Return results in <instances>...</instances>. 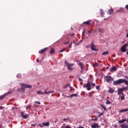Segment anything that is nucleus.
Listing matches in <instances>:
<instances>
[{"label": "nucleus", "mask_w": 128, "mask_h": 128, "mask_svg": "<svg viewBox=\"0 0 128 128\" xmlns=\"http://www.w3.org/2000/svg\"><path fill=\"white\" fill-rule=\"evenodd\" d=\"M64 64H66V66H68V64H68V62H66V60L64 61Z\"/></svg>", "instance_id": "35"}, {"label": "nucleus", "mask_w": 128, "mask_h": 128, "mask_svg": "<svg viewBox=\"0 0 128 128\" xmlns=\"http://www.w3.org/2000/svg\"><path fill=\"white\" fill-rule=\"evenodd\" d=\"M68 120V118H64V119L63 120H64V122H66V120Z\"/></svg>", "instance_id": "45"}, {"label": "nucleus", "mask_w": 128, "mask_h": 128, "mask_svg": "<svg viewBox=\"0 0 128 128\" xmlns=\"http://www.w3.org/2000/svg\"><path fill=\"white\" fill-rule=\"evenodd\" d=\"M81 72H84V70H81Z\"/></svg>", "instance_id": "63"}, {"label": "nucleus", "mask_w": 128, "mask_h": 128, "mask_svg": "<svg viewBox=\"0 0 128 128\" xmlns=\"http://www.w3.org/2000/svg\"><path fill=\"white\" fill-rule=\"evenodd\" d=\"M78 66H80L82 70H84V65L82 62H78Z\"/></svg>", "instance_id": "7"}, {"label": "nucleus", "mask_w": 128, "mask_h": 128, "mask_svg": "<svg viewBox=\"0 0 128 128\" xmlns=\"http://www.w3.org/2000/svg\"><path fill=\"white\" fill-rule=\"evenodd\" d=\"M20 86H22L20 88V92H24V88H32V87L30 84H27L22 83L20 84Z\"/></svg>", "instance_id": "3"}, {"label": "nucleus", "mask_w": 128, "mask_h": 128, "mask_svg": "<svg viewBox=\"0 0 128 128\" xmlns=\"http://www.w3.org/2000/svg\"><path fill=\"white\" fill-rule=\"evenodd\" d=\"M125 84L126 86H128V81L126 80L125 79L120 78L117 80H115L113 82L114 86H118V84Z\"/></svg>", "instance_id": "1"}, {"label": "nucleus", "mask_w": 128, "mask_h": 128, "mask_svg": "<svg viewBox=\"0 0 128 128\" xmlns=\"http://www.w3.org/2000/svg\"><path fill=\"white\" fill-rule=\"evenodd\" d=\"M16 76H17V78H22V74H17Z\"/></svg>", "instance_id": "32"}, {"label": "nucleus", "mask_w": 128, "mask_h": 128, "mask_svg": "<svg viewBox=\"0 0 128 128\" xmlns=\"http://www.w3.org/2000/svg\"><path fill=\"white\" fill-rule=\"evenodd\" d=\"M122 90H123V92L124 90H128V86H126V87L122 88Z\"/></svg>", "instance_id": "30"}, {"label": "nucleus", "mask_w": 128, "mask_h": 128, "mask_svg": "<svg viewBox=\"0 0 128 128\" xmlns=\"http://www.w3.org/2000/svg\"><path fill=\"white\" fill-rule=\"evenodd\" d=\"M66 50V48H63L60 51H59V52H64Z\"/></svg>", "instance_id": "37"}, {"label": "nucleus", "mask_w": 128, "mask_h": 128, "mask_svg": "<svg viewBox=\"0 0 128 128\" xmlns=\"http://www.w3.org/2000/svg\"><path fill=\"white\" fill-rule=\"evenodd\" d=\"M100 106H102V108L104 109V110H105V111L107 110L106 107V106H104L102 104Z\"/></svg>", "instance_id": "19"}, {"label": "nucleus", "mask_w": 128, "mask_h": 128, "mask_svg": "<svg viewBox=\"0 0 128 128\" xmlns=\"http://www.w3.org/2000/svg\"><path fill=\"white\" fill-rule=\"evenodd\" d=\"M98 66V63L96 62L95 63H94V64L92 66L94 68L96 66Z\"/></svg>", "instance_id": "28"}, {"label": "nucleus", "mask_w": 128, "mask_h": 128, "mask_svg": "<svg viewBox=\"0 0 128 128\" xmlns=\"http://www.w3.org/2000/svg\"><path fill=\"white\" fill-rule=\"evenodd\" d=\"M128 44H126L124 46H122L121 47L120 50L122 52H126V46H128Z\"/></svg>", "instance_id": "5"}, {"label": "nucleus", "mask_w": 128, "mask_h": 128, "mask_svg": "<svg viewBox=\"0 0 128 128\" xmlns=\"http://www.w3.org/2000/svg\"><path fill=\"white\" fill-rule=\"evenodd\" d=\"M84 24H87V26H90V20L84 22L83 23Z\"/></svg>", "instance_id": "23"}, {"label": "nucleus", "mask_w": 128, "mask_h": 128, "mask_svg": "<svg viewBox=\"0 0 128 128\" xmlns=\"http://www.w3.org/2000/svg\"><path fill=\"white\" fill-rule=\"evenodd\" d=\"M94 86H96V84L94 82H88L83 85V87L87 88V90H90V89L94 88Z\"/></svg>", "instance_id": "2"}, {"label": "nucleus", "mask_w": 128, "mask_h": 128, "mask_svg": "<svg viewBox=\"0 0 128 128\" xmlns=\"http://www.w3.org/2000/svg\"><path fill=\"white\" fill-rule=\"evenodd\" d=\"M91 120H92V122H96V121L98 120V118H96L95 119L92 118Z\"/></svg>", "instance_id": "38"}, {"label": "nucleus", "mask_w": 128, "mask_h": 128, "mask_svg": "<svg viewBox=\"0 0 128 128\" xmlns=\"http://www.w3.org/2000/svg\"><path fill=\"white\" fill-rule=\"evenodd\" d=\"M40 126V128H44V125L42 124H39Z\"/></svg>", "instance_id": "43"}, {"label": "nucleus", "mask_w": 128, "mask_h": 128, "mask_svg": "<svg viewBox=\"0 0 128 128\" xmlns=\"http://www.w3.org/2000/svg\"><path fill=\"white\" fill-rule=\"evenodd\" d=\"M10 94V92H8L7 93H5L3 95L1 96H0V100H2V98H6V96H8V94Z\"/></svg>", "instance_id": "11"}, {"label": "nucleus", "mask_w": 128, "mask_h": 128, "mask_svg": "<svg viewBox=\"0 0 128 128\" xmlns=\"http://www.w3.org/2000/svg\"><path fill=\"white\" fill-rule=\"evenodd\" d=\"M29 108H32V105L28 106H26V110H28Z\"/></svg>", "instance_id": "41"}, {"label": "nucleus", "mask_w": 128, "mask_h": 128, "mask_svg": "<svg viewBox=\"0 0 128 128\" xmlns=\"http://www.w3.org/2000/svg\"><path fill=\"white\" fill-rule=\"evenodd\" d=\"M124 90L122 88H119L118 90V96H120V94H122V96H124Z\"/></svg>", "instance_id": "6"}, {"label": "nucleus", "mask_w": 128, "mask_h": 128, "mask_svg": "<svg viewBox=\"0 0 128 128\" xmlns=\"http://www.w3.org/2000/svg\"><path fill=\"white\" fill-rule=\"evenodd\" d=\"M98 32H104V30H102V28H99L98 29Z\"/></svg>", "instance_id": "31"}, {"label": "nucleus", "mask_w": 128, "mask_h": 128, "mask_svg": "<svg viewBox=\"0 0 128 128\" xmlns=\"http://www.w3.org/2000/svg\"><path fill=\"white\" fill-rule=\"evenodd\" d=\"M108 52L106 51L102 53V56H108Z\"/></svg>", "instance_id": "22"}, {"label": "nucleus", "mask_w": 128, "mask_h": 128, "mask_svg": "<svg viewBox=\"0 0 128 128\" xmlns=\"http://www.w3.org/2000/svg\"><path fill=\"white\" fill-rule=\"evenodd\" d=\"M87 32L89 33L90 34L92 32L88 30H87Z\"/></svg>", "instance_id": "52"}, {"label": "nucleus", "mask_w": 128, "mask_h": 128, "mask_svg": "<svg viewBox=\"0 0 128 128\" xmlns=\"http://www.w3.org/2000/svg\"><path fill=\"white\" fill-rule=\"evenodd\" d=\"M70 42H64V44H68Z\"/></svg>", "instance_id": "44"}, {"label": "nucleus", "mask_w": 128, "mask_h": 128, "mask_svg": "<svg viewBox=\"0 0 128 128\" xmlns=\"http://www.w3.org/2000/svg\"><path fill=\"white\" fill-rule=\"evenodd\" d=\"M74 43V44H76V40H73L72 42V43Z\"/></svg>", "instance_id": "47"}, {"label": "nucleus", "mask_w": 128, "mask_h": 128, "mask_svg": "<svg viewBox=\"0 0 128 128\" xmlns=\"http://www.w3.org/2000/svg\"><path fill=\"white\" fill-rule=\"evenodd\" d=\"M126 122V120L122 119V120H119L118 122V124H124V122Z\"/></svg>", "instance_id": "15"}, {"label": "nucleus", "mask_w": 128, "mask_h": 128, "mask_svg": "<svg viewBox=\"0 0 128 128\" xmlns=\"http://www.w3.org/2000/svg\"><path fill=\"white\" fill-rule=\"evenodd\" d=\"M119 98H120V100H124V96L123 94L122 96H120L119 97Z\"/></svg>", "instance_id": "24"}, {"label": "nucleus", "mask_w": 128, "mask_h": 128, "mask_svg": "<svg viewBox=\"0 0 128 128\" xmlns=\"http://www.w3.org/2000/svg\"><path fill=\"white\" fill-rule=\"evenodd\" d=\"M34 102V104H40V102L38 101H36Z\"/></svg>", "instance_id": "36"}, {"label": "nucleus", "mask_w": 128, "mask_h": 128, "mask_svg": "<svg viewBox=\"0 0 128 128\" xmlns=\"http://www.w3.org/2000/svg\"><path fill=\"white\" fill-rule=\"evenodd\" d=\"M126 10H128V5H126Z\"/></svg>", "instance_id": "51"}, {"label": "nucleus", "mask_w": 128, "mask_h": 128, "mask_svg": "<svg viewBox=\"0 0 128 128\" xmlns=\"http://www.w3.org/2000/svg\"><path fill=\"white\" fill-rule=\"evenodd\" d=\"M108 68H109L108 66H107V67L106 68V70H108Z\"/></svg>", "instance_id": "59"}, {"label": "nucleus", "mask_w": 128, "mask_h": 128, "mask_svg": "<svg viewBox=\"0 0 128 128\" xmlns=\"http://www.w3.org/2000/svg\"><path fill=\"white\" fill-rule=\"evenodd\" d=\"M78 96V94H72L70 96V98H72L74 96Z\"/></svg>", "instance_id": "27"}, {"label": "nucleus", "mask_w": 128, "mask_h": 128, "mask_svg": "<svg viewBox=\"0 0 128 128\" xmlns=\"http://www.w3.org/2000/svg\"><path fill=\"white\" fill-rule=\"evenodd\" d=\"M78 128H83V127L81 126L78 127Z\"/></svg>", "instance_id": "62"}, {"label": "nucleus", "mask_w": 128, "mask_h": 128, "mask_svg": "<svg viewBox=\"0 0 128 128\" xmlns=\"http://www.w3.org/2000/svg\"><path fill=\"white\" fill-rule=\"evenodd\" d=\"M70 36H74V34H70Z\"/></svg>", "instance_id": "61"}, {"label": "nucleus", "mask_w": 128, "mask_h": 128, "mask_svg": "<svg viewBox=\"0 0 128 128\" xmlns=\"http://www.w3.org/2000/svg\"><path fill=\"white\" fill-rule=\"evenodd\" d=\"M92 128H100V126L98 125V124H94L91 126Z\"/></svg>", "instance_id": "9"}, {"label": "nucleus", "mask_w": 128, "mask_h": 128, "mask_svg": "<svg viewBox=\"0 0 128 128\" xmlns=\"http://www.w3.org/2000/svg\"><path fill=\"white\" fill-rule=\"evenodd\" d=\"M50 92V94H52V92H54V91L52 90V91H50V92Z\"/></svg>", "instance_id": "46"}, {"label": "nucleus", "mask_w": 128, "mask_h": 128, "mask_svg": "<svg viewBox=\"0 0 128 128\" xmlns=\"http://www.w3.org/2000/svg\"><path fill=\"white\" fill-rule=\"evenodd\" d=\"M72 42H71L70 44V45L68 46V48H72Z\"/></svg>", "instance_id": "39"}, {"label": "nucleus", "mask_w": 128, "mask_h": 128, "mask_svg": "<svg viewBox=\"0 0 128 128\" xmlns=\"http://www.w3.org/2000/svg\"><path fill=\"white\" fill-rule=\"evenodd\" d=\"M42 126H50V122L42 123Z\"/></svg>", "instance_id": "17"}, {"label": "nucleus", "mask_w": 128, "mask_h": 128, "mask_svg": "<svg viewBox=\"0 0 128 128\" xmlns=\"http://www.w3.org/2000/svg\"><path fill=\"white\" fill-rule=\"evenodd\" d=\"M106 104H110V102L108 101V100H106Z\"/></svg>", "instance_id": "34"}, {"label": "nucleus", "mask_w": 128, "mask_h": 128, "mask_svg": "<svg viewBox=\"0 0 128 128\" xmlns=\"http://www.w3.org/2000/svg\"><path fill=\"white\" fill-rule=\"evenodd\" d=\"M104 80L106 82L112 83L114 82V78H112V76H107L104 77Z\"/></svg>", "instance_id": "4"}, {"label": "nucleus", "mask_w": 128, "mask_h": 128, "mask_svg": "<svg viewBox=\"0 0 128 128\" xmlns=\"http://www.w3.org/2000/svg\"><path fill=\"white\" fill-rule=\"evenodd\" d=\"M88 36H90V33H89V34H88Z\"/></svg>", "instance_id": "60"}, {"label": "nucleus", "mask_w": 128, "mask_h": 128, "mask_svg": "<svg viewBox=\"0 0 128 128\" xmlns=\"http://www.w3.org/2000/svg\"><path fill=\"white\" fill-rule=\"evenodd\" d=\"M32 126H36V124H32L31 125Z\"/></svg>", "instance_id": "48"}, {"label": "nucleus", "mask_w": 128, "mask_h": 128, "mask_svg": "<svg viewBox=\"0 0 128 128\" xmlns=\"http://www.w3.org/2000/svg\"><path fill=\"white\" fill-rule=\"evenodd\" d=\"M96 90H100V86H96Z\"/></svg>", "instance_id": "42"}, {"label": "nucleus", "mask_w": 128, "mask_h": 128, "mask_svg": "<svg viewBox=\"0 0 128 128\" xmlns=\"http://www.w3.org/2000/svg\"><path fill=\"white\" fill-rule=\"evenodd\" d=\"M0 108V110H2V109L4 108V107H3V106H1V107Z\"/></svg>", "instance_id": "56"}, {"label": "nucleus", "mask_w": 128, "mask_h": 128, "mask_svg": "<svg viewBox=\"0 0 128 128\" xmlns=\"http://www.w3.org/2000/svg\"><path fill=\"white\" fill-rule=\"evenodd\" d=\"M126 38H128V32L127 34H126Z\"/></svg>", "instance_id": "57"}, {"label": "nucleus", "mask_w": 128, "mask_h": 128, "mask_svg": "<svg viewBox=\"0 0 128 128\" xmlns=\"http://www.w3.org/2000/svg\"><path fill=\"white\" fill-rule=\"evenodd\" d=\"M44 94H50V92H46V91L45 90V92H44Z\"/></svg>", "instance_id": "53"}, {"label": "nucleus", "mask_w": 128, "mask_h": 128, "mask_svg": "<svg viewBox=\"0 0 128 128\" xmlns=\"http://www.w3.org/2000/svg\"><path fill=\"white\" fill-rule=\"evenodd\" d=\"M66 66H67L68 70H72V66H70V64Z\"/></svg>", "instance_id": "21"}, {"label": "nucleus", "mask_w": 128, "mask_h": 128, "mask_svg": "<svg viewBox=\"0 0 128 128\" xmlns=\"http://www.w3.org/2000/svg\"><path fill=\"white\" fill-rule=\"evenodd\" d=\"M100 12L102 16H104V10H102V9L100 10Z\"/></svg>", "instance_id": "25"}, {"label": "nucleus", "mask_w": 128, "mask_h": 128, "mask_svg": "<svg viewBox=\"0 0 128 128\" xmlns=\"http://www.w3.org/2000/svg\"><path fill=\"white\" fill-rule=\"evenodd\" d=\"M108 92L109 94H114V90L112 88H110L108 90Z\"/></svg>", "instance_id": "16"}, {"label": "nucleus", "mask_w": 128, "mask_h": 128, "mask_svg": "<svg viewBox=\"0 0 128 128\" xmlns=\"http://www.w3.org/2000/svg\"><path fill=\"white\" fill-rule=\"evenodd\" d=\"M36 62H40V60H38V58L36 59Z\"/></svg>", "instance_id": "50"}, {"label": "nucleus", "mask_w": 128, "mask_h": 128, "mask_svg": "<svg viewBox=\"0 0 128 128\" xmlns=\"http://www.w3.org/2000/svg\"><path fill=\"white\" fill-rule=\"evenodd\" d=\"M114 128H118V126L116 124L114 125Z\"/></svg>", "instance_id": "49"}, {"label": "nucleus", "mask_w": 128, "mask_h": 128, "mask_svg": "<svg viewBox=\"0 0 128 128\" xmlns=\"http://www.w3.org/2000/svg\"><path fill=\"white\" fill-rule=\"evenodd\" d=\"M82 42V40H80L79 42V44H80V42Z\"/></svg>", "instance_id": "58"}, {"label": "nucleus", "mask_w": 128, "mask_h": 128, "mask_svg": "<svg viewBox=\"0 0 128 128\" xmlns=\"http://www.w3.org/2000/svg\"><path fill=\"white\" fill-rule=\"evenodd\" d=\"M36 94H44V92H42V91L40 90L36 92Z\"/></svg>", "instance_id": "20"}, {"label": "nucleus", "mask_w": 128, "mask_h": 128, "mask_svg": "<svg viewBox=\"0 0 128 128\" xmlns=\"http://www.w3.org/2000/svg\"><path fill=\"white\" fill-rule=\"evenodd\" d=\"M48 50V48H44L42 50H41L40 51H39V54H43V52H44L46 50Z\"/></svg>", "instance_id": "13"}, {"label": "nucleus", "mask_w": 128, "mask_h": 128, "mask_svg": "<svg viewBox=\"0 0 128 128\" xmlns=\"http://www.w3.org/2000/svg\"><path fill=\"white\" fill-rule=\"evenodd\" d=\"M21 116H22L24 118H28V116H30V115L26 114L25 113H24V112H22Z\"/></svg>", "instance_id": "10"}, {"label": "nucleus", "mask_w": 128, "mask_h": 128, "mask_svg": "<svg viewBox=\"0 0 128 128\" xmlns=\"http://www.w3.org/2000/svg\"><path fill=\"white\" fill-rule=\"evenodd\" d=\"M96 46L94 44V43H92L91 44V50H96Z\"/></svg>", "instance_id": "12"}, {"label": "nucleus", "mask_w": 128, "mask_h": 128, "mask_svg": "<svg viewBox=\"0 0 128 128\" xmlns=\"http://www.w3.org/2000/svg\"><path fill=\"white\" fill-rule=\"evenodd\" d=\"M128 108H126V109H123V110H120L118 112L119 114H120L122 112H128Z\"/></svg>", "instance_id": "14"}, {"label": "nucleus", "mask_w": 128, "mask_h": 128, "mask_svg": "<svg viewBox=\"0 0 128 128\" xmlns=\"http://www.w3.org/2000/svg\"><path fill=\"white\" fill-rule=\"evenodd\" d=\"M80 44V42H78V44H76L75 45L76 46H78V44Z\"/></svg>", "instance_id": "55"}, {"label": "nucleus", "mask_w": 128, "mask_h": 128, "mask_svg": "<svg viewBox=\"0 0 128 128\" xmlns=\"http://www.w3.org/2000/svg\"><path fill=\"white\" fill-rule=\"evenodd\" d=\"M66 88H70V92H72V87L70 86V84L66 85Z\"/></svg>", "instance_id": "26"}, {"label": "nucleus", "mask_w": 128, "mask_h": 128, "mask_svg": "<svg viewBox=\"0 0 128 128\" xmlns=\"http://www.w3.org/2000/svg\"><path fill=\"white\" fill-rule=\"evenodd\" d=\"M104 20H108V18H104Z\"/></svg>", "instance_id": "54"}, {"label": "nucleus", "mask_w": 128, "mask_h": 128, "mask_svg": "<svg viewBox=\"0 0 128 128\" xmlns=\"http://www.w3.org/2000/svg\"><path fill=\"white\" fill-rule=\"evenodd\" d=\"M118 70V68H116V67L113 66L110 70V71L111 72H114L116 71V70Z\"/></svg>", "instance_id": "8"}, {"label": "nucleus", "mask_w": 128, "mask_h": 128, "mask_svg": "<svg viewBox=\"0 0 128 128\" xmlns=\"http://www.w3.org/2000/svg\"><path fill=\"white\" fill-rule=\"evenodd\" d=\"M104 114V112H101L100 114H98V118L102 116Z\"/></svg>", "instance_id": "40"}, {"label": "nucleus", "mask_w": 128, "mask_h": 128, "mask_svg": "<svg viewBox=\"0 0 128 128\" xmlns=\"http://www.w3.org/2000/svg\"><path fill=\"white\" fill-rule=\"evenodd\" d=\"M86 32V29L84 28L82 32V36H84V33Z\"/></svg>", "instance_id": "33"}, {"label": "nucleus", "mask_w": 128, "mask_h": 128, "mask_svg": "<svg viewBox=\"0 0 128 128\" xmlns=\"http://www.w3.org/2000/svg\"><path fill=\"white\" fill-rule=\"evenodd\" d=\"M54 48H51L50 50V54H54Z\"/></svg>", "instance_id": "29"}, {"label": "nucleus", "mask_w": 128, "mask_h": 128, "mask_svg": "<svg viewBox=\"0 0 128 128\" xmlns=\"http://www.w3.org/2000/svg\"><path fill=\"white\" fill-rule=\"evenodd\" d=\"M113 11H114V10H112V8L109 10L107 12L108 14H112Z\"/></svg>", "instance_id": "18"}, {"label": "nucleus", "mask_w": 128, "mask_h": 128, "mask_svg": "<svg viewBox=\"0 0 128 128\" xmlns=\"http://www.w3.org/2000/svg\"><path fill=\"white\" fill-rule=\"evenodd\" d=\"M86 38H88V37H86Z\"/></svg>", "instance_id": "64"}]
</instances>
